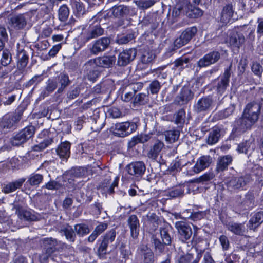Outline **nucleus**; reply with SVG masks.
I'll use <instances>...</instances> for the list:
<instances>
[{
  "mask_svg": "<svg viewBox=\"0 0 263 263\" xmlns=\"http://www.w3.org/2000/svg\"><path fill=\"white\" fill-rule=\"evenodd\" d=\"M27 16L26 13L13 15L9 19V24L15 30H21L27 24Z\"/></svg>",
  "mask_w": 263,
  "mask_h": 263,
  "instance_id": "16",
  "label": "nucleus"
},
{
  "mask_svg": "<svg viewBox=\"0 0 263 263\" xmlns=\"http://www.w3.org/2000/svg\"><path fill=\"white\" fill-rule=\"evenodd\" d=\"M116 61L115 56H103L90 60L85 63V67L89 70V66H98L104 68L111 67Z\"/></svg>",
  "mask_w": 263,
  "mask_h": 263,
  "instance_id": "5",
  "label": "nucleus"
},
{
  "mask_svg": "<svg viewBox=\"0 0 263 263\" xmlns=\"http://www.w3.org/2000/svg\"><path fill=\"white\" fill-rule=\"evenodd\" d=\"M180 132L178 130L167 131L165 133L166 140L170 143H174L178 140Z\"/></svg>",
  "mask_w": 263,
  "mask_h": 263,
  "instance_id": "43",
  "label": "nucleus"
},
{
  "mask_svg": "<svg viewBox=\"0 0 263 263\" xmlns=\"http://www.w3.org/2000/svg\"><path fill=\"white\" fill-rule=\"evenodd\" d=\"M232 161L233 157L230 155L219 157L217 160L216 171L219 173L226 171Z\"/></svg>",
  "mask_w": 263,
  "mask_h": 263,
  "instance_id": "24",
  "label": "nucleus"
},
{
  "mask_svg": "<svg viewBox=\"0 0 263 263\" xmlns=\"http://www.w3.org/2000/svg\"><path fill=\"white\" fill-rule=\"evenodd\" d=\"M95 66H89V69L87 70L84 65L85 70H86L87 73L88 79L90 81H94L98 77L99 72L97 70L93 69Z\"/></svg>",
  "mask_w": 263,
  "mask_h": 263,
  "instance_id": "57",
  "label": "nucleus"
},
{
  "mask_svg": "<svg viewBox=\"0 0 263 263\" xmlns=\"http://www.w3.org/2000/svg\"><path fill=\"white\" fill-rule=\"evenodd\" d=\"M261 108L260 104L256 102L248 103L243 109L241 117L235 121V130L243 133L250 129L258 120Z\"/></svg>",
  "mask_w": 263,
  "mask_h": 263,
  "instance_id": "1",
  "label": "nucleus"
},
{
  "mask_svg": "<svg viewBox=\"0 0 263 263\" xmlns=\"http://www.w3.org/2000/svg\"><path fill=\"white\" fill-rule=\"evenodd\" d=\"M164 146L163 142L157 140L154 144L150 147L147 153V157L153 160H155L159 155L161 150Z\"/></svg>",
  "mask_w": 263,
  "mask_h": 263,
  "instance_id": "28",
  "label": "nucleus"
},
{
  "mask_svg": "<svg viewBox=\"0 0 263 263\" xmlns=\"http://www.w3.org/2000/svg\"><path fill=\"white\" fill-rule=\"evenodd\" d=\"M134 95L133 92L128 90L127 86H123L122 88L121 98L123 101L126 102L130 101L133 98Z\"/></svg>",
  "mask_w": 263,
  "mask_h": 263,
  "instance_id": "49",
  "label": "nucleus"
},
{
  "mask_svg": "<svg viewBox=\"0 0 263 263\" xmlns=\"http://www.w3.org/2000/svg\"><path fill=\"white\" fill-rule=\"evenodd\" d=\"M53 142V139L51 138L44 140L42 142L34 145L32 147L34 152H39L44 150Z\"/></svg>",
  "mask_w": 263,
  "mask_h": 263,
  "instance_id": "47",
  "label": "nucleus"
},
{
  "mask_svg": "<svg viewBox=\"0 0 263 263\" xmlns=\"http://www.w3.org/2000/svg\"><path fill=\"white\" fill-rule=\"evenodd\" d=\"M127 6L124 5L115 6L108 10L107 15L108 17L120 18L128 13Z\"/></svg>",
  "mask_w": 263,
  "mask_h": 263,
  "instance_id": "26",
  "label": "nucleus"
},
{
  "mask_svg": "<svg viewBox=\"0 0 263 263\" xmlns=\"http://www.w3.org/2000/svg\"><path fill=\"white\" fill-rule=\"evenodd\" d=\"M69 10L66 5H62L58 11L59 18L61 22H65L69 16Z\"/></svg>",
  "mask_w": 263,
  "mask_h": 263,
  "instance_id": "44",
  "label": "nucleus"
},
{
  "mask_svg": "<svg viewBox=\"0 0 263 263\" xmlns=\"http://www.w3.org/2000/svg\"><path fill=\"white\" fill-rule=\"evenodd\" d=\"M214 176L215 175L212 172L206 173L198 178L195 179L194 182L199 183L208 182L213 179Z\"/></svg>",
  "mask_w": 263,
  "mask_h": 263,
  "instance_id": "50",
  "label": "nucleus"
},
{
  "mask_svg": "<svg viewBox=\"0 0 263 263\" xmlns=\"http://www.w3.org/2000/svg\"><path fill=\"white\" fill-rule=\"evenodd\" d=\"M155 55L152 51H145L141 57V61L144 64H148L153 61L155 59Z\"/></svg>",
  "mask_w": 263,
  "mask_h": 263,
  "instance_id": "52",
  "label": "nucleus"
},
{
  "mask_svg": "<svg viewBox=\"0 0 263 263\" xmlns=\"http://www.w3.org/2000/svg\"><path fill=\"white\" fill-rule=\"evenodd\" d=\"M108 244L109 243L106 242V240H104L103 239L98 249V254L100 257H103L106 254Z\"/></svg>",
  "mask_w": 263,
  "mask_h": 263,
  "instance_id": "63",
  "label": "nucleus"
},
{
  "mask_svg": "<svg viewBox=\"0 0 263 263\" xmlns=\"http://www.w3.org/2000/svg\"><path fill=\"white\" fill-rule=\"evenodd\" d=\"M85 174V170L82 167L73 168L64 175L63 177L71 183L75 178H80Z\"/></svg>",
  "mask_w": 263,
  "mask_h": 263,
  "instance_id": "32",
  "label": "nucleus"
},
{
  "mask_svg": "<svg viewBox=\"0 0 263 263\" xmlns=\"http://www.w3.org/2000/svg\"><path fill=\"white\" fill-rule=\"evenodd\" d=\"M110 43L109 38L104 37L99 39L93 42L89 47L90 53L97 55L107 49Z\"/></svg>",
  "mask_w": 263,
  "mask_h": 263,
  "instance_id": "9",
  "label": "nucleus"
},
{
  "mask_svg": "<svg viewBox=\"0 0 263 263\" xmlns=\"http://www.w3.org/2000/svg\"><path fill=\"white\" fill-rule=\"evenodd\" d=\"M137 128L134 122H125L115 124L114 133L119 137H124L135 131Z\"/></svg>",
  "mask_w": 263,
  "mask_h": 263,
  "instance_id": "6",
  "label": "nucleus"
},
{
  "mask_svg": "<svg viewBox=\"0 0 263 263\" xmlns=\"http://www.w3.org/2000/svg\"><path fill=\"white\" fill-rule=\"evenodd\" d=\"M43 180V176L40 174L32 173L28 178L27 182L30 185H39Z\"/></svg>",
  "mask_w": 263,
  "mask_h": 263,
  "instance_id": "41",
  "label": "nucleus"
},
{
  "mask_svg": "<svg viewBox=\"0 0 263 263\" xmlns=\"http://www.w3.org/2000/svg\"><path fill=\"white\" fill-rule=\"evenodd\" d=\"M254 194L248 192L240 202V211H244L252 209L254 206Z\"/></svg>",
  "mask_w": 263,
  "mask_h": 263,
  "instance_id": "23",
  "label": "nucleus"
},
{
  "mask_svg": "<svg viewBox=\"0 0 263 263\" xmlns=\"http://www.w3.org/2000/svg\"><path fill=\"white\" fill-rule=\"evenodd\" d=\"M46 84L45 90L41 93L39 97L40 100L48 97L50 93L53 92L58 87V82L56 79H49Z\"/></svg>",
  "mask_w": 263,
  "mask_h": 263,
  "instance_id": "27",
  "label": "nucleus"
},
{
  "mask_svg": "<svg viewBox=\"0 0 263 263\" xmlns=\"http://www.w3.org/2000/svg\"><path fill=\"white\" fill-rule=\"evenodd\" d=\"M155 1L154 0H142L136 1L137 6L141 9H146L154 5Z\"/></svg>",
  "mask_w": 263,
  "mask_h": 263,
  "instance_id": "54",
  "label": "nucleus"
},
{
  "mask_svg": "<svg viewBox=\"0 0 263 263\" xmlns=\"http://www.w3.org/2000/svg\"><path fill=\"white\" fill-rule=\"evenodd\" d=\"M104 33V29L99 25H90L88 29L82 31L79 36V39L83 44H85L91 39L97 38Z\"/></svg>",
  "mask_w": 263,
  "mask_h": 263,
  "instance_id": "3",
  "label": "nucleus"
},
{
  "mask_svg": "<svg viewBox=\"0 0 263 263\" xmlns=\"http://www.w3.org/2000/svg\"><path fill=\"white\" fill-rule=\"evenodd\" d=\"M127 167L129 174L137 177H141L146 170V166L142 161L132 162L128 165Z\"/></svg>",
  "mask_w": 263,
  "mask_h": 263,
  "instance_id": "18",
  "label": "nucleus"
},
{
  "mask_svg": "<svg viewBox=\"0 0 263 263\" xmlns=\"http://www.w3.org/2000/svg\"><path fill=\"white\" fill-rule=\"evenodd\" d=\"M212 161V158L209 155L202 156L197 160L192 170L195 174H198L209 167Z\"/></svg>",
  "mask_w": 263,
  "mask_h": 263,
  "instance_id": "17",
  "label": "nucleus"
},
{
  "mask_svg": "<svg viewBox=\"0 0 263 263\" xmlns=\"http://www.w3.org/2000/svg\"><path fill=\"white\" fill-rule=\"evenodd\" d=\"M137 54L135 48H130L123 50L118 55V65L120 66H126L133 61Z\"/></svg>",
  "mask_w": 263,
  "mask_h": 263,
  "instance_id": "12",
  "label": "nucleus"
},
{
  "mask_svg": "<svg viewBox=\"0 0 263 263\" xmlns=\"http://www.w3.org/2000/svg\"><path fill=\"white\" fill-rule=\"evenodd\" d=\"M58 84H59V87L58 88L57 92L60 93L63 91L65 88H66L70 84V81L67 75L61 73L57 80Z\"/></svg>",
  "mask_w": 263,
  "mask_h": 263,
  "instance_id": "36",
  "label": "nucleus"
},
{
  "mask_svg": "<svg viewBox=\"0 0 263 263\" xmlns=\"http://www.w3.org/2000/svg\"><path fill=\"white\" fill-rule=\"evenodd\" d=\"M263 222V212H258L255 213L250 218L248 222V228L250 230H254Z\"/></svg>",
  "mask_w": 263,
  "mask_h": 263,
  "instance_id": "31",
  "label": "nucleus"
},
{
  "mask_svg": "<svg viewBox=\"0 0 263 263\" xmlns=\"http://www.w3.org/2000/svg\"><path fill=\"white\" fill-rule=\"evenodd\" d=\"M175 227L179 235V238L183 242L189 240L192 235L191 228L184 221H177L175 223Z\"/></svg>",
  "mask_w": 263,
  "mask_h": 263,
  "instance_id": "15",
  "label": "nucleus"
},
{
  "mask_svg": "<svg viewBox=\"0 0 263 263\" xmlns=\"http://www.w3.org/2000/svg\"><path fill=\"white\" fill-rule=\"evenodd\" d=\"M160 235L162 239L163 242L165 245H169L171 243V237L168 234V231L166 229H162L160 230Z\"/></svg>",
  "mask_w": 263,
  "mask_h": 263,
  "instance_id": "60",
  "label": "nucleus"
},
{
  "mask_svg": "<svg viewBox=\"0 0 263 263\" xmlns=\"http://www.w3.org/2000/svg\"><path fill=\"white\" fill-rule=\"evenodd\" d=\"M214 103L211 96H205L198 99L194 105L195 112L200 113L208 111L211 109Z\"/></svg>",
  "mask_w": 263,
  "mask_h": 263,
  "instance_id": "11",
  "label": "nucleus"
},
{
  "mask_svg": "<svg viewBox=\"0 0 263 263\" xmlns=\"http://www.w3.org/2000/svg\"><path fill=\"white\" fill-rule=\"evenodd\" d=\"M227 228L228 230L236 235H241L244 232L245 228L243 224L231 222L227 224Z\"/></svg>",
  "mask_w": 263,
  "mask_h": 263,
  "instance_id": "38",
  "label": "nucleus"
},
{
  "mask_svg": "<svg viewBox=\"0 0 263 263\" xmlns=\"http://www.w3.org/2000/svg\"><path fill=\"white\" fill-rule=\"evenodd\" d=\"M137 263H154V255L152 250L146 245L139 246L136 256Z\"/></svg>",
  "mask_w": 263,
  "mask_h": 263,
  "instance_id": "4",
  "label": "nucleus"
},
{
  "mask_svg": "<svg viewBox=\"0 0 263 263\" xmlns=\"http://www.w3.org/2000/svg\"><path fill=\"white\" fill-rule=\"evenodd\" d=\"M197 32V29L196 27L186 28L182 32L179 37L174 41V46L179 48L185 45L195 35Z\"/></svg>",
  "mask_w": 263,
  "mask_h": 263,
  "instance_id": "7",
  "label": "nucleus"
},
{
  "mask_svg": "<svg viewBox=\"0 0 263 263\" xmlns=\"http://www.w3.org/2000/svg\"><path fill=\"white\" fill-rule=\"evenodd\" d=\"M72 6L74 11L77 12L79 15L83 14L85 12V8L81 2L74 1L72 3Z\"/></svg>",
  "mask_w": 263,
  "mask_h": 263,
  "instance_id": "58",
  "label": "nucleus"
},
{
  "mask_svg": "<svg viewBox=\"0 0 263 263\" xmlns=\"http://www.w3.org/2000/svg\"><path fill=\"white\" fill-rule=\"evenodd\" d=\"M234 14L232 4H228L223 7L220 14V21L226 24L230 22Z\"/></svg>",
  "mask_w": 263,
  "mask_h": 263,
  "instance_id": "30",
  "label": "nucleus"
},
{
  "mask_svg": "<svg viewBox=\"0 0 263 263\" xmlns=\"http://www.w3.org/2000/svg\"><path fill=\"white\" fill-rule=\"evenodd\" d=\"M70 143L68 141L62 142L56 149L57 155L60 158L67 160L70 154Z\"/></svg>",
  "mask_w": 263,
  "mask_h": 263,
  "instance_id": "29",
  "label": "nucleus"
},
{
  "mask_svg": "<svg viewBox=\"0 0 263 263\" xmlns=\"http://www.w3.org/2000/svg\"><path fill=\"white\" fill-rule=\"evenodd\" d=\"M35 128L32 126H28L21 130L11 140V142L13 146H19L28 139L33 137L35 133Z\"/></svg>",
  "mask_w": 263,
  "mask_h": 263,
  "instance_id": "2",
  "label": "nucleus"
},
{
  "mask_svg": "<svg viewBox=\"0 0 263 263\" xmlns=\"http://www.w3.org/2000/svg\"><path fill=\"white\" fill-rule=\"evenodd\" d=\"M12 62V55L10 51L8 49H4L2 53L0 59V65L7 67Z\"/></svg>",
  "mask_w": 263,
  "mask_h": 263,
  "instance_id": "39",
  "label": "nucleus"
},
{
  "mask_svg": "<svg viewBox=\"0 0 263 263\" xmlns=\"http://www.w3.org/2000/svg\"><path fill=\"white\" fill-rule=\"evenodd\" d=\"M21 119V115L20 114H6L2 121L1 126L4 129H10L12 128Z\"/></svg>",
  "mask_w": 263,
  "mask_h": 263,
  "instance_id": "20",
  "label": "nucleus"
},
{
  "mask_svg": "<svg viewBox=\"0 0 263 263\" xmlns=\"http://www.w3.org/2000/svg\"><path fill=\"white\" fill-rule=\"evenodd\" d=\"M148 97L144 93H140L134 98V103L135 104H144L148 102Z\"/></svg>",
  "mask_w": 263,
  "mask_h": 263,
  "instance_id": "56",
  "label": "nucleus"
},
{
  "mask_svg": "<svg viewBox=\"0 0 263 263\" xmlns=\"http://www.w3.org/2000/svg\"><path fill=\"white\" fill-rule=\"evenodd\" d=\"M108 118L112 119L120 118L124 116V114L117 107H112L107 111Z\"/></svg>",
  "mask_w": 263,
  "mask_h": 263,
  "instance_id": "45",
  "label": "nucleus"
},
{
  "mask_svg": "<svg viewBox=\"0 0 263 263\" xmlns=\"http://www.w3.org/2000/svg\"><path fill=\"white\" fill-rule=\"evenodd\" d=\"M14 66L9 65L7 67L0 65V78L5 79L8 77L9 73L14 69Z\"/></svg>",
  "mask_w": 263,
  "mask_h": 263,
  "instance_id": "51",
  "label": "nucleus"
},
{
  "mask_svg": "<svg viewBox=\"0 0 263 263\" xmlns=\"http://www.w3.org/2000/svg\"><path fill=\"white\" fill-rule=\"evenodd\" d=\"M45 247V255L43 254V258L46 260L52 253L56 251H59L60 247L65 244L58 241L56 239L52 238H46L44 240Z\"/></svg>",
  "mask_w": 263,
  "mask_h": 263,
  "instance_id": "8",
  "label": "nucleus"
},
{
  "mask_svg": "<svg viewBox=\"0 0 263 263\" xmlns=\"http://www.w3.org/2000/svg\"><path fill=\"white\" fill-rule=\"evenodd\" d=\"M17 57V68L20 71H23L28 63V57L24 50L18 53Z\"/></svg>",
  "mask_w": 263,
  "mask_h": 263,
  "instance_id": "34",
  "label": "nucleus"
},
{
  "mask_svg": "<svg viewBox=\"0 0 263 263\" xmlns=\"http://www.w3.org/2000/svg\"><path fill=\"white\" fill-rule=\"evenodd\" d=\"M16 214L21 220L28 221H37L41 219V215L32 210H29L22 208H17Z\"/></svg>",
  "mask_w": 263,
  "mask_h": 263,
  "instance_id": "13",
  "label": "nucleus"
},
{
  "mask_svg": "<svg viewBox=\"0 0 263 263\" xmlns=\"http://www.w3.org/2000/svg\"><path fill=\"white\" fill-rule=\"evenodd\" d=\"M249 181V178L248 176L232 177L227 182V185L234 190L239 189L245 186Z\"/></svg>",
  "mask_w": 263,
  "mask_h": 263,
  "instance_id": "21",
  "label": "nucleus"
},
{
  "mask_svg": "<svg viewBox=\"0 0 263 263\" xmlns=\"http://www.w3.org/2000/svg\"><path fill=\"white\" fill-rule=\"evenodd\" d=\"M74 230L77 234L80 236L86 235L90 232L88 227L84 224H79L76 225L74 226Z\"/></svg>",
  "mask_w": 263,
  "mask_h": 263,
  "instance_id": "48",
  "label": "nucleus"
},
{
  "mask_svg": "<svg viewBox=\"0 0 263 263\" xmlns=\"http://www.w3.org/2000/svg\"><path fill=\"white\" fill-rule=\"evenodd\" d=\"M232 66V64L231 63L229 66L225 70L220 81L217 83L216 86L217 91L218 93L220 95L223 94L227 87L229 86Z\"/></svg>",
  "mask_w": 263,
  "mask_h": 263,
  "instance_id": "19",
  "label": "nucleus"
},
{
  "mask_svg": "<svg viewBox=\"0 0 263 263\" xmlns=\"http://www.w3.org/2000/svg\"><path fill=\"white\" fill-rule=\"evenodd\" d=\"M161 87V85L158 80L153 81L149 85V89L152 94H157Z\"/></svg>",
  "mask_w": 263,
  "mask_h": 263,
  "instance_id": "61",
  "label": "nucleus"
},
{
  "mask_svg": "<svg viewBox=\"0 0 263 263\" xmlns=\"http://www.w3.org/2000/svg\"><path fill=\"white\" fill-rule=\"evenodd\" d=\"M67 240L73 242L75 241L76 235L72 228L70 226L65 227L62 230Z\"/></svg>",
  "mask_w": 263,
  "mask_h": 263,
  "instance_id": "42",
  "label": "nucleus"
},
{
  "mask_svg": "<svg viewBox=\"0 0 263 263\" xmlns=\"http://www.w3.org/2000/svg\"><path fill=\"white\" fill-rule=\"evenodd\" d=\"M235 109V106L231 104L228 107L219 112L218 116L221 119H224L231 115Z\"/></svg>",
  "mask_w": 263,
  "mask_h": 263,
  "instance_id": "53",
  "label": "nucleus"
},
{
  "mask_svg": "<svg viewBox=\"0 0 263 263\" xmlns=\"http://www.w3.org/2000/svg\"><path fill=\"white\" fill-rule=\"evenodd\" d=\"M118 178H116L113 181L110 179H105L101 184V187L106 194H112L114 192V189L118 185Z\"/></svg>",
  "mask_w": 263,
  "mask_h": 263,
  "instance_id": "33",
  "label": "nucleus"
},
{
  "mask_svg": "<svg viewBox=\"0 0 263 263\" xmlns=\"http://www.w3.org/2000/svg\"><path fill=\"white\" fill-rule=\"evenodd\" d=\"M194 96V92L188 87H183L175 98V102L179 105L187 104Z\"/></svg>",
  "mask_w": 263,
  "mask_h": 263,
  "instance_id": "14",
  "label": "nucleus"
},
{
  "mask_svg": "<svg viewBox=\"0 0 263 263\" xmlns=\"http://www.w3.org/2000/svg\"><path fill=\"white\" fill-rule=\"evenodd\" d=\"M184 186H178L166 191V196L170 197V198L181 197L184 195Z\"/></svg>",
  "mask_w": 263,
  "mask_h": 263,
  "instance_id": "37",
  "label": "nucleus"
},
{
  "mask_svg": "<svg viewBox=\"0 0 263 263\" xmlns=\"http://www.w3.org/2000/svg\"><path fill=\"white\" fill-rule=\"evenodd\" d=\"M205 216L206 212L205 211H198L196 212H192L189 218H190L194 221H196L204 218Z\"/></svg>",
  "mask_w": 263,
  "mask_h": 263,
  "instance_id": "62",
  "label": "nucleus"
},
{
  "mask_svg": "<svg viewBox=\"0 0 263 263\" xmlns=\"http://www.w3.org/2000/svg\"><path fill=\"white\" fill-rule=\"evenodd\" d=\"M190 62V59L189 58L182 57L176 59L174 62V67L175 68L180 67L182 69L188 66L189 63Z\"/></svg>",
  "mask_w": 263,
  "mask_h": 263,
  "instance_id": "46",
  "label": "nucleus"
},
{
  "mask_svg": "<svg viewBox=\"0 0 263 263\" xmlns=\"http://www.w3.org/2000/svg\"><path fill=\"white\" fill-rule=\"evenodd\" d=\"M128 226L130 228V235L134 239H136L139 234L140 223L136 215L129 216L127 219Z\"/></svg>",
  "mask_w": 263,
  "mask_h": 263,
  "instance_id": "22",
  "label": "nucleus"
},
{
  "mask_svg": "<svg viewBox=\"0 0 263 263\" xmlns=\"http://www.w3.org/2000/svg\"><path fill=\"white\" fill-rule=\"evenodd\" d=\"M190 10L188 11V15L191 18H197L202 15L203 12L201 9L196 7H193L190 6V8H189Z\"/></svg>",
  "mask_w": 263,
  "mask_h": 263,
  "instance_id": "55",
  "label": "nucleus"
},
{
  "mask_svg": "<svg viewBox=\"0 0 263 263\" xmlns=\"http://www.w3.org/2000/svg\"><path fill=\"white\" fill-rule=\"evenodd\" d=\"M134 38V34L129 33L125 35L118 36L116 42L120 45L125 44L131 41Z\"/></svg>",
  "mask_w": 263,
  "mask_h": 263,
  "instance_id": "59",
  "label": "nucleus"
},
{
  "mask_svg": "<svg viewBox=\"0 0 263 263\" xmlns=\"http://www.w3.org/2000/svg\"><path fill=\"white\" fill-rule=\"evenodd\" d=\"M127 89L131 90L135 95L137 91L140 90L143 87V84L140 82L132 83L126 85Z\"/></svg>",
  "mask_w": 263,
  "mask_h": 263,
  "instance_id": "64",
  "label": "nucleus"
},
{
  "mask_svg": "<svg viewBox=\"0 0 263 263\" xmlns=\"http://www.w3.org/2000/svg\"><path fill=\"white\" fill-rule=\"evenodd\" d=\"M221 129L218 127H214L209 133L207 143L208 144L213 145L216 143L221 136Z\"/></svg>",
  "mask_w": 263,
  "mask_h": 263,
  "instance_id": "35",
  "label": "nucleus"
},
{
  "mask_svg": "<svg viewBox=\"0 0 263 263\" xmlns=\"http://www.w3.org/2000/svg\"><path fill=\"white\" fill-rule=\"evenodd\" d=\"M25 180V179L21 178L14 182L9 183L4 187V192L5 193H8L14 191L16 189L20 188L22 185Z\"/></svg>",
  "mask_w": 263,
  "mask_h": 263,
  "instance_id": "40",
  "label": "nucleus"
},
{
  "mask_svg": "<svg viewBox=\"0 0 263 263\" xmlns=\"http://www.w3.org/2000/svg\"><path fill=\"white\" fill-rule=\"evenodd\" d=\"M221 54L217 51L210 52L199 59L197 66L200 68L206 67L215 64L220 59Z\"/></svg>",
  "mask_w": 263,
  "mask_h": 263,
  "instance_id": "10",
  "label": "nucleus"
},
{
  "mask_svg": "<svg viewBox=\"0 0 263 263\" xmlns=\"http://www.w3.org/2000/svg\"><path fill=\"white\" fill-rule=\"evenodd\" d=\"M228 41L231 46L239 48L245 43V37L242 33L232 31L229 34Z\"/></svg>",
  "mask_w": 263,
  "mask_h": 263,
  "instance_id": "25",
  "label": "nucleus"
}]
</instances>
